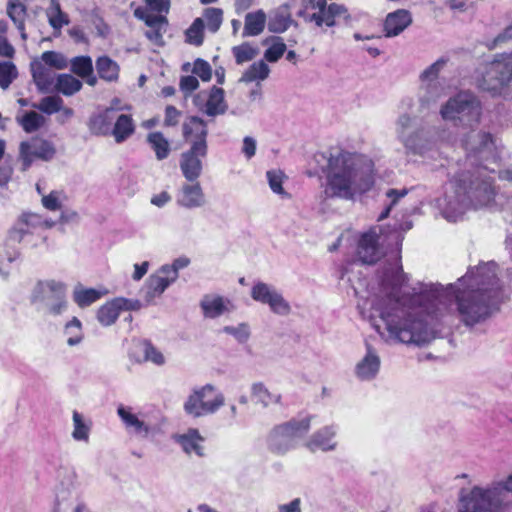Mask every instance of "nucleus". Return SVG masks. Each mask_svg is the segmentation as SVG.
I'll return each instance as SVG.
<instances>
[{
  "mask_svg": "<svg viewBox=\"0 0 512 512\" xmlns=\"http://www.w3.org/2000/svg\"><path fill=\"white\" fill-rule=\"evenodd\" d=\"M494 262L479 265L446 287L426 286L419 294H402L407 282L400 256H390L380 271V293L372 299V317L378 333L387 341L425 345L436 335L433 321L456 313L466 326L488 319L497 304L498 280Z\"/></svg>",
  "mask_w": 512,
  "mask_h": 512,
  "instance_id": "1",
  "label": "nucleus"
},
{
  "mask_svg": "<svg viewBox=\"0 0 512 512\" xmlns=\"http://www.w3.org/2000/svg\"><path fill=\"white\" fill-rule=\"evenodd\" d=\"M324 198L355 200L375 183L374 163L365 155L339 151L328 158Z\"/></svg>",
  "mask_w": 512,
  "mask_h": 512,
  "instance_id": "2",
  "label": "nucleus"
},
{
  "mask_svg": "<svg viewBox=\"0 0 512 512\" xmlns=\"http://www.w3.org/2000/svg\"><path fill=\"white\" fill-rule=\"evenodd\" d=\"M508 493H512V473L486 488L474 486L468 494L461 496L458 512H498Z\"/></svg>",
  "mask_w": 512,
  "mask_h": 512,
  "instance_id": "3",
  "label": "nucleus"
},
{
  "mask_svg": "<svg viewBox=\"0 0 512 512\" xmlns=\"http://www.w3.org/2000/svg\"><path fill=\"white\" fill-rule=\"evenodd\" d=\"M442 120L454 126L474 127L479 124L482 115L480 100L469 91H461L448 98L439 110Z\"/></svg>",
  "mask_w": 512,
  "mask_h": 512,
  "instance_id": "4",
  "label": "nucleus"
},
{
  "mask_svg": "<svg viewBox=\"0 0 512 512\" xmlns=\"http://www.w3.org/2000/svg\"><path fill=\"white\" fill-rule=\"evenodd\" d=\"M66 290V285L61 281L39 280L31 290L30 301L38 310L58 316L67 308Z\"/></svg>",
  "mask_w": 512,
  "mask_h": 512,
  "instance_id": "5",
  "label": "nucleus"
},
{
  "mask_svg": "<svg viewBox=\"0 0 512 512\" xmlns=\"http://www.w3.org/2000/svg\"><path fill=\"white\" fill-rule=\"evenodd\" d=\"M310 429V418L290 421L274 426L266 437L267 449L275 455H285L297 445Z\"/></svg>",
  "mask_w": 512,
  "mask_h": 512,
  "instance_id": "6",
  "label": "nucleus"
},
{
  "mask_svg": "<svg viewBox=\"0 0 512 512\" xmlns=\"http://www.w3.org/2000/svg\"><path fill=\"white\" fill-rule=\"evenodd\" d=\"M395 131L397 139L403 144L407 153L424 155L434 145L430 131L425 127L418 126L415 118L407 113L401 114L397 118Z\"/></svg>",
  "mask_w": 512,
  "mask_h": 512,
  "instance_id": "7",
  "label": "nucleus"
},
{
  "mask_svg": "<svg viewBox=\"0 0 512 512\" xmlns=\"http://www.w3.org/2000/svg\"><path fill=\"white\" fill-rule=\"evenodd\" d=\"M225 404V397L215 386L206 384L194 388L184 402L185 413L193 418H199L216 413Z\"/></svg>",
  "mask_w": 512,
  "mask_h": 512,
  "instance_id": "8",
  "label": "nucleus"
},
{
  "mask_svg": "<svg viewBox=\"0 0 512 512\" xmlns=\"http://www.w3.org/2000/svg\"><path fill=\"white\" fill-rule=\"evenodd\" d=\"M56 154V149L52 142L40 138L32 137L29 140L22 141L19 144L18 160L21 162V170L27 171L35 160L50 161Z\"/></svg>",
  "mask_w": 512,
  "mask_h": 512,
  "instance_id": "9",
  "label": "nucleus"
},
{
  "mask_svg": "<svg viewBox=\"0 0 512 512\" xmlns=\"http://www.w3.org/2000/svg\"><path fill=\"white\" fill-rule=\"evenodd\" d=\"M511 79L512 57L503 56L487 66L479 86L485 91L498 93Z\"/></svg>",
  "mask_w": 512,
  "mask_h": 512,
  "instance_id": "10",
  "label": "nucleus"
},
{
  "mask_svg": "<svg viewBox=\"0 0 512 512\" xmlns=\"http://www.w3.org/2000/svg\"><path fill=\"white\" fill-rule=\"evenodd\" d=\"M447 63L448 58L441 57L421 72L419 78L425 90V95L420 98L423 106H429L442 96L444 88L437 79Z\"/></svg>",
  "mask_w": 512,
  "mask_h": 512,
  "instance_id": "11",
  "label": "nucleus"
},
{
  "mask_svg": "<svg viewBox=\"0 0 512 512\" xmlns=\"http://www.w3.org/2000/svg\"><path fill=\"white\" fill-rule=\"evenodd\" d=\"M251 297L254 301L267 305L277 315L286 316L291 312L289 302L273 286L257 282L251 289Z\"/></svg>",
  "mask_w": 512,
  "mask_h": 512,
  "instance_id": "12",
  "label": "nucleus"
},
{
  "mask_svg": "<svg viewBox=\"0 0 512 512\" xmlns=\"http://www.w3.org/2000/svg\"><path fill=\"white\" fill-rule=\"evenodd\" d=\"M208 154L207 144L191 145L180 155L179 167L188 182H195L203 171V162Z\"/></svg>",
  "mask_w": 512,
  "mask_h": 512,
  "instance_id": "13",
  "label": "nucleus"
},
{
  "mask_svg": "<svg viewBox=\"0 0 512 512\" xmlns=\"http://www.w3.org/2000/svg\"><path fill=\"white\" fill-rule=\"evenodd\" d=\"M307 21L313 22L317 27H322L323 25L327 27L336 25L352 27L355 18L348 12L345 6L331 3L327 8L321 9V12L308 15Z\"/></svg>",
  "mask_w": 512,
  "mask_h": 512,
  "instance_id": "14",
  "label": "nucleus"
},
{
  "mask_svg": "<svg viewBox=\"0 0 512 512\" xmlns=\"http://www.w3.org/2000/svg\"><path fill=\"white\" fill-rule=\"evenodd\" d=\"M193 103L199 111L210 117L223 115L228 109L224 90L216 86H213L207 93L200 92L195 95Z\"/></svg>",
  "mask_w": 512,
  "mask_h": 512,
  "instance_id": "15",
  "label": "nucleus"
},
{
  "mask_svg": "<svg viewBox=\"0 0 512 512\" xmlns=\"http://www.w3.org/2000/svg\"><path fill=\"white\" fill-rule=\"evenodd\" d=\"M141 307L139 300L116 297L98 309L97 320L103 326H111L116 322L122 311H136Z\"/></svg>",
  "mask_w": 512,
  "mask_h": 512,
  "instance_id": "16",
  "label": "nucleus"
},
{
  "mask_svg": "<svg viewBox=\"0 0 512 512\" xmlns=\"http://www.w3.org/2000/svg\"><path fill=\"white\" fill-rule=\"evenodd\" d=\"M453 195L445 196V206L443 215L449 221H457L464 212L470 207L471 199L466 191V187L461 184H451Z\"/></svg>",
  "mask_w": 512,
  "mask_h": 512,
  "instance_id": "17",
  "label": "nucleus"
},
{
  "mask_svg": "<svg viewBox=\"0 0 512 512\" xmlns=\"http://www.w3.org/2000/svg\"><path fill=\"white\" fill-rule=\"evenodd\" d=\"M381 368V358L378 351L370 344H366V352L356 363L354 374L360 381L374 380Z\"/></svg>",
  "mask_w": 512,
  "mask_h": 512,
  "instance_id": "18",
  "label": "nucleus"
},
{
  "mask_svg": "<svg viewBox=\"0 0 512 512\" xmlns=\"http://www.w3.org/2000/svg\"><path fill=\"white\" fill-rule=\"evenodd\" d=\"M383 256L376 229L361 235L358 241L357 257L364 264H374Z\"/></svg>",
  "mask_w": 512,
  "mask_h": 512,
  "instance_id": "19",
  "label": "nucleus"
},
{
  "mask_svg": "<svg viewBox=\"0 0 512 512\" xmlns=\"http://www.w3.org/2000/svg\"><path fill=\"white\" fill-rule=\"evenodd\" d=\"M337 433L338 426L336 424L323 426L311 435L305 445L311 452L335 451L338 447V442L336 440Z\"/></svg>",
  "mask_w": 512,
  "mask_h": 512,
  "instance_id": "20",
  "label": "nucleus"
},
{
  "mask_svg": "<svg viewBox=\"0 0 512 512\" xmlns=\"http://www.w3.org/2000/svg\"><path fill=\"white\" fill-rule=\"evenodd\" d=\"M134 15L143 20L148 26V30L145 32L146 37L158 46L164 44L163 34L167 30V19L163 15H153L142 8H137Z\"/></svg>",
  "mask_w": 512,
  "mask_h": 512,
  "instance_id": "21",
  "label": "nucleus"
},
{
  "mask_svg": "<svg viewBox=\"0 0 512 512\" xmlns=\"http://www.w3.org/2000/svg\"><path fill=\"white\" fill-rule=\"evenodd\" d=\"M176 201L179 206L186 209L199 208L206 203L205 194L197 180L183 184L178 192Z\"/></svg>",
  "mask_w": 512,
  "mask_h": 512,
  "instance_id": "22",
  "label": "nucleus"
},
{
  "mask_svg": "<svg viewBox=\"0 0 512 512\" xmlns=\"http://www.w3.org/2000/svg\"><path fill=\"white\" fill-rule=\"evenodd\" d=\"M176 281L175 271L168 270L167 267H161L155 274L151 275L148 280L147 301H151L154 297L160 296L166 288Z\"/></svg>",
  "mask_w": 512,
  "mask_h": 512,
  "instance_id": "23",
  "label": "nucleus"
},
{
  "mask_svg": "<svg viewBox=\"0 0 512 512\" xmlns=\"http://www.w3.org/2000/svg\"><path fill=\"white\" fill-rule=\"evenodd\" d=\"M207 135L206 122L197 116H191L183 123V137L190 143V146L207 144Z\"/></svg>",
  "mask_w": 512,
  "mask_h": 512,
  "instance_id": "24",
  "label": "nucleus"
},
{
  "mask_svg": "<svg viewBox=\"0 0 512 512\" xmlns=\"http://www.w3.org/2000/svg\"><path fill=\"white\" fill-rule=\"evenodd\" d=\"M412 23L409 11L400 9L389 13L384 22L386 37H395L402 33Z\"/></svg>",
  "mask_w": 512,
  "mask_h": 512,
  "instance_id": "25",
  "label": "nucleus"
},
{
  "mask_svg": "<svg viewBox=\"0 0 512 512\" xmlns=\"http://www.w3.org/2000/svg\"><path fill=\"white\" fill-rule=\"evenodd\" d=\"M114 121V111L111 108L91 115L88 128L93 135L106 136L111 134V125Z\"/></svg>",
  "mask_w": 512,
  "mask_h": 512,
  "instance_id": "26",
  "label": "nucleus"
},
{
  "mask_svg": "<svg viewBox=\"0 0 512 512\" xmlns=\"http://www.w3.org/2000/svg\"><path fill=\"white\" fill-rule=\"evenodd\" d=\"M31 70L33 81L40 92L48 93L53 90L56 80L49 68L41 62H35L32 63Z\"/></svg>",
  "mask_w": 512,
  "mask_h": 512,
  "instance_id": "27",
  "label": "nucleus"
},
{
  "mask_svg": "<svg viewBox=\"0 0 512 512\" xmlns=\"http://www.w3.org/2000/svg\"><path fill=\"white\" fill-rule=\"evenodd\" d=\"M267 24V16L261 9L249 12L245 15L243 37H254L260 35Z\"/></svg>",
  "mask_w": 512,
  "mask_h": 512,
  "instance_id": "28",
  "label": "nucleus"
},
{
  "mask_svg": "<svg viewBox=\"0 0 512 512\" xmlns=\"http://www.w3.org/2000/svg\"><path fill=\"white\" fill-rule=\"evenodd\" d=\"M117 414L127 429H133L134 433L144 437L149 434V426L144 421L140 420L136 414L132 413L131 408H126L121 405L117 409Z\"/></svg>",
  "mask_w": 512,
  "mask_h": 512,
  "instance_id": "29",
  "label": "nucleus"
},
{
  "mask_svg": "<svg viewBox=\"0 0 512 512\" xmlns=\"http://www.w3.org/2000/svg\"><path fill=\"white\" fill-rule=\"evenodd\" d=\"M96 70L99 77L106 82H116L119 78L120 66L109 56H100L96 59Z\"/></svg>",
  "mask_w": 512,
  "mask_h": 512,
  "instance_id": "30",
  "label": "nucleus"
},
{
  "mask_svg": "<svg viewBox=\"0 0 512 512\" xmlns=\"http://www.w3.org/2000/svg\"><path fill=\"white\" fill-rule=\"evenodd\" d=\"M135 132V125L130 115L121 114L115 120L111 135L117 143L126 141Z\"/></svg>",
  "mask_w": 512,
  "mask_h": 512,
  "instance_id": "31",
  "label": "nucleus"
},
{
  "mask_svg": "<svg viewBox=\"0 0 512 512\" xmlns=\"http://www.w3.org/2000/svg\"><path fill=\"white\" fill-rule=\"evenodd\" d=\"M270 68L264 60L251 64L242 74L240 82H261L269 77Z\"/></svg>",
  "mask_w": 512,
  "mask_h": 512,
  "instance_id": "32",
  "label": "nucleus"
},
{
  "mask_svg": "<svg viewBox=\"0 0 512 512\" xmlns=\"http://www.w3.org/2000/svg\"><path fill=\"white\" fill-rule=\"evenodd\" d=\"M251 395L256 403L261 404L263 407L278 404L281 401L280 394L269 391V389L260 382L252 385Z\"/></svg>",
  "mask_w": 512,
  "mask_h": 512,
  "instance_id": "33",
  "label": "nucleus"
},
{
  "mask_svg": "<svg viewBox=\"0 0 512 512\" xmlns=\"http://www.w3.org/2000/svg\"><path fill=\"white\" fill-rule=\"evenodd\" d=\"M147 142L152 148V150L155 152L157 160L161 161L169 156L171 152L170 142L168 141L167 138L164 137L163 133H149L147 136Z\"/></svg>",
  "mask_w": 512,
  "mask_h": 512,
  "instance_id": "34",
  "label": "nucleus"
},
{
  "mask_svg": "<svg viewBox=\"0 0 512 512\" xmlns=\"http://www.w3.org/2000/svg\"><path fill=\"white\" fill-rule=\"evenodd\" d=\"M25 236L22 230H18L15 226L9 230L4 242L6 248L5 256L8 262L11 263L19 257L20 252L16 246L21 243Z\"/></svg>",
  "mask_w": 512,
  "mask_h": 512,
  "instance_id": "35",
  "label": "nucleus"
},
{
  "mask_svg": "<svg viewBox=\"0 0 512 512\" xmlns=\"http://www.w3.org/2000/svg\"><path fill=\"white\" fill-rule=\"evenodd\" d=\"M82 88V82L71 74H59L56 78L54 90L65 96H72Z\"/></svg>",
  "mask_w": 512,
  "mask_h": 512,
  "instance_id": "36",
  "label": "nucleus"
},
{
  "mask_svg": "<svg viewBox=\"0 0 512 512\" xmlns=\"http://www.w3.org/2000/svg\"><path fill=\"white\" fill-rule=\"evenodd\" d=\"M202 442L203 438L195 429L189 430L186 434L179 437V443L183 450L188 454L195 453L198 456H203Z\"/></svg>",
  "mask_w": 512,
  "mask_h": 512,
  "instance_id": "37",
  "label": "nucleus"
},
{
  "mask_svg": "<svg viewBox=\"0 0 512 512\" xmlns=\"http://www.w3.org/2000/svg\"><path fill=\"white\" fill-rule=\"evenodd\" d=\"M73 431L72 438L75 441H83L87 443L89 441V435L91 431L92 423L89 420H85L83 415L77 411H73Z\"/></svg>",
  "mask_w": 512,
  "mask_h": 512,
  "instance_id": "38",
  "label": "nucleus"
},
{
  "mask_svg": "<svg viewBox=\"0 0 512 512\" xmlns=\"http://www.w3.org/2000/svg\"><path fill=\"white\" fill-rule=\"evenodd\" d=\"M292 19L286 8L275 11L269 18L267 26L273 33H283L291 25Z\"/></svg>",
  "mask_w": 512,
  "mask_h": 512,
  "instance_id": "39",
  "label": "nucleus"
},
{
  "mask_svg": "<svg viewBox=\"0 0 512 512\" xmlns=\"http://www.w3.org/2000/svg\"><path fill=\"white\" fill-rule=\"evenodd\" d=\"M263 45H269L264 52V61L274 63L277 62L286 51V44L280 37H269L263 40Z\"/></svg>",
  "mask_w": 512,
  "mask_h": 512,
  "instance_id": "40",
  "label": "nucleus"
},
{
  "mask_svg": "<svg viewBox=\"0 0 512 512\" xmlns=\"http://www.w3.org/2000/svg\"><path fill=\"white\" fill-rule=\"evenodd\" d=\"M16 121L26 133H33L45 124L46 119L35 111H29L17 116Z\"/></svg>",
  "mask_w": 512,
  "mask_h": 512,
  "instance_id": "41",
  "label": "nucleus"
},
{
  "mask_svg": "<svg viewBox=\"0 0 512 512\" xmlns=\"http://www.w3.org/2000/svg\"><path fill=\"white\" fill-rule=\"evenodd\" d=\"M46 14L49 24L54 30L60 31L63 26L69 23L68 15L61 10L59 2L56 0H51L50 7L47 9Z\"/></svg>",
  "mask_w": 512,
  "mask_h": 512,
  "instance_id": "42",
  "label": "nucleus"
},
{
  "mask_svg": "<svg viewBox=\"0 0 512 512\" xmlns=\"http://www.w3.org/2000/svg\"><path fill=\"white\" fill-rule=\"evenodd\" d=\"M7 15L18 30H22L27 17V8L19 0H10L7 3Z\"/></svg>",
  "mask_w": 512,
  "mask_h": 512,
  "instance_id": "43",
  "label": "nucleus"
},
{
  "mask_svg": "<svg viewBox=\"0 0 512 512\" xmlns=\"http://www.w3.org/2000/svg\"><path fill=\"white\" fill-rule=\"evenodd\" d=\"M101 296L102 293L93 288L78 287L75 288L73 292V299L75 303L81 308L91 305L100 299Z\"/></svg>",
  "mask_w": 512,
  "mask_h": 512,
  "instance_id": "44",
  "label": "nucleus"
},
{
  "mask_svg": "<svg viewBox=\"0 0 512 512\" xmlns=\"http://www.w3.org/2000/svg\"><path fill=\"white\" fill-rule=\"evenodd\" d=\"M469 138H473V141H464L465 149L469 152L480 153L492 144L491 135L486 132L473 133Z\"/></svg>",
  "mask_w": 512,
  "mask_h": 512,
  "instance_id": "45",
  "label": "nucleus"
},
{
  "mask_svg": "<svg viewBox=\"0 0 512 512\" xmlns=\"http://www.w3.org/2000/svg\"><path fill=\"white\" fill-rule=\"evenodd\" d=\"M204 315L209 318H216L226 311L224 300L221 297H205L201 302Z\"/></svg>",
  "mask_w": 512,
  "mask_h": 512,
  "instance_id": "46",
  "label": "nucleus"
},
{
  "mask_svg": "<svg viewBox=\"0 0 512 512\" xmlns=\"http://www.w3.org/2000/svg\"><path fill=\"white\" fill-rule=\"evenodd\" d=\"M232 53L237 64H243L253 60L258 54L259 49L248 42H244L232 48Z\"/></svg>",
  "mask_w": 512,
  "mask_h": 512,
  "instance_id": "47",
  "label": "nucleus"
},
{
  "mask_svg": "<svg viewBox=\"0 0 512 512\" xmlns=\"http://www.w3.org/2000/svg\"><path fill=\"white\" fill-rule=\"evenodd\" d=\"M17 77L18 70L12 61L0 62V87L2 89H8Z\"/></svg>",
  "mask_w": 512,
  "mask_h": 512,
  "instance_id": "48",
  "label": "nucleus"
},
{
  "mask_svg": "<svg viewBox=\"0 0 512 512\" xmlns=\"http://www.w3.org/2000/svg\"><path fill=\"white\" fill-rule=\"evenodd\" d=\"M71 70L81 78L93 72L92 59L89 56H77L71 59Z\"/></svg>",
  "mask_w": 512,
  "mask_h": 512,
  "instance_id": "49",
  "label": "nucleus"
},
{
  "mask_svg": "<svg viewBox=\"0 0 512 512\" xmlns=\"http://www.w3.org/2000/svg\"><path fill=\"white\" fill-rule=\"evenodd\" d=\"M63 100L59 96H47L40 100L38 104L32 106L48 115L54 114L62 110Z\"/></svg>",
  "mask_w": 512,
  "mask_h": 512,
  "instance_id": "50",
  "label": "nucleus"
},
{
  "mask_svg": "<svg viewBox=\"0 0 512 512\" xmlns=\"http://www.w3.org/2000/svg\"><path fill=\"white\" fill-rule=\"evenodd\" d=\"M64 333L67 335V344L69 346L79 344L83 339L80 320L73 317L72 320L66 324Z\"/></svg>",
  "mask_w": 512,
  "mask_h": 512,
  "instance_id": "51",
  "label": "nucleus"
},
{
  "mask_svg": "<svg viewBox=\"0 0 512 512\" xmlns=\"http://www.w3.org/2000/svg\"><path fill=\"white\" fill-rule=\"evenodd\" d=\"M207 29L215 33L219 30L223 21V10L220 8H206L203 13Z\"/></svg>",
  "mask_w": 512,
  "mask_h": 512,
  "instance_id": "52",
  "label": "nucleus"
},
{
  "mask_svg": "<svg viewBox=\"0 0 512 512\" xmlns=\"http://www.w3.org/2000/svg\"><path fill=\"white\" fill-rule=\"evenodd\" d=\"M204 20L196 18L186 31L187 42L196 46L203 43Z\"/></svg>",
  "mask_w": 512,
  "mask_h": 512,
  "instance_id": "53",
  "label": "nucleus"
},
{
  "mask_svg": "<svg viewBox=\"0 0 512 512\" xmlns=\"http://www.w3.org/2000/svg\"><path fill=\"white\" fill-rule=\"evenodd\" d=\"M408 191L406 189H389L386 192L387 198L390 200L389 204L386 205L384 210L381 212V214L378 217V220L381 221L385 218H387L392 210V208L397 204L399 199L405 197L407 195Z\"/></svg>",
  "mask_w": 512,
  "mask_h": 512,
  "instance_id": "54",
  "label": "nucleus"
},
{
  "mask_svg": "<svg viewBox=\"0 0 512 512\" xmlns=\"http://www.w3.org/2000/svg\"><path fill=\"white\" fill-rule=\"evenodd\" d=\"M42 61L44 64L53 67L55 69H64L68 66L67 59L58 52L55 51H46L41 56Z\"/></svg>",
  "mask_w": 512,
  "mask_h": 512,
  "instance_id": "55",
  "label": "nucleus"
},
{
  "mask_svg": "<svg viewBox=\"0 0 512 512\" xmlns=\"http://www.w3.org/2000/svg\"><path fill=\"white\" fill-rule=\"evenodd\" d=\"M223 331L233 336L241 344L246 343L250 338V328L246 323L237 326H225Z\"/></svg>",
  "mask_w": 512,
  "mask_h": 512,
  "instance_id": "56",
  "label": "nucleus"
},
{
  "mask_svg": "<svg viewBox=\"0 0 512 512\" xmlns=\"http://www.w3.org/2000/svg\"><path fill=\"white\" fill-rule=\"evenodd\" d=\"M60 487L63 491H66L68 494L72 489L76 487L77 480H78V474L75 469L69 468V469H63L60 473Z\"/></svg>",
  "mask_w": 512,
  "mask_h": 512,
  "instance_id": "57",
  "label": "nucleus"
},
{
  "mask_svg": "<svg viewBox=\"0 0 512 512\" xmlns=\"http://www.w3.org/2000/svg\"><path fill=\"white\" fill-rule=\"evenodd\" d=\"M191 71L194 75L200 77L204 82L209 81L212 77V69L210 64L201 58H198L194 61Z\"/></svg>",
  "mask_w": 512,
  "mask_h": 512,
  "instance_id": "58",
  "label": "nucleus"
},
{
  "mask_svg": "<svg viewBox=\"0 0 512 512\" xmlns=\"http://www.w3.org/2000/svg\"><path fill=\"white\" fill-rule=\"evenodd\" d=\"M143 354L146 361L156 365H163L165 363L163 354L149 342L143 344Z\"/></svg>",
  "mask_w": 512,
  "mask_h": 512,
  "instance_id": "59",
  "label": "nucleus"
},
{
  "mask_svg": "<svg viewBox=\"0 0 512 512\" xmlns=\"http://www.w3.org/2000/svg\"><path fill=\"white\" fill-rule=\"evenodd\" d=\"M20 219L26 224V226L30 227L31 229L45 226V227H52L54 225L53 222H50L48 220L43 219L40 215L35 213H24Z\"/></svg>",
  "mask_w": 512,
  "mask_h": 512,
  "instance_id": "60",
  "label": "nucleus"
},
{
  "mask_svg": "<svg viewBox=\"0 0 512 512\" xmlns=\"http://www.w3.org/2000/svg\"><path fill=\"white\" fill-rule=\"evenodd\" d=\"M267 178H268L269 186L274 193L284 194V190L282 187L283 173L281 171H275V170L268 171Z\"/></svg>",
  "mask_w": 512,
  "mask_h": 512,
  "instance_id": "61",
  "label": "nucleus"
},
{
  "mask_svg": "<svg viewBox=\"0 0 512 512\" xmlns=\"http://www.w3.org/2000/svg\"><path fill=\"white\" fill-rule=\"evenodd\" d=\"M146 8H142L143 10L151 12H158L159 15L161 13H168L170 8V0H145Z\"/></svg>",
  "mask_w": 512,
  "mask_h": 512,
  "instance_id": "62",
  "label": "nucleus"
},
{
  "mask_svg": "<svg viewBox=\"0 0 512 512\" xmlns=\"http://www.w3.org/2000/svg\"><path fill=\"white\" fill-rule=\"evenodd\" d=\"M179 85L182 92L188 94L199 87V81L195 76L188 75L181 77Z\"/></svg>",
  "mask_w": 512,
  "mask_h": 512,
  "instance_id": "63",
  "label": "nucleus"
},
{
  "mask_svg": "<svg viewBox=\"0 0 512 512\" xmlns=\"http://www.w3.org/2000/svg\"><path fill=\"white\" fill-rule=\"evenodd\" d=\"M181 112L174 106L168 105L165 109V126H175L179 122Z\"/></svg>",
  "mask_w": 512,
  "mask_h": 512,
  "instance_id": "64",
  "label": "nucleus"
}]
</instances>
